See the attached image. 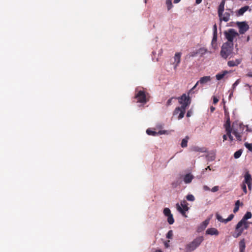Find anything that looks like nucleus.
I'll return each instance as SVG.
<instances>
[{
    "label": "nucleus",
    "mask_w": 252,
    "mask_h": 252,
    "mask_svg": "<svg viewBox=\"0 0 252 252\" xmlns=\"http://www.w3.org/2000/svg\"><path fill=\"white\" fill-rule=\"evenodd\" d=\"M189 95L188 92V95L186 94H184L180 97H177V99L179 100V102L182 106L175 108L173 115H176L180 113L178 119H181L184 117L187 107L190 104L191 99L189 96Z\"/></svg>",
    "instance_id": "f257e3e1"
},
{
    "label": "nucleus",
    "mask_w": 252,
    "mask_h": 252,
    "mask_svg": "<svg viewBox=\"0 0 252 252\" xmlns=\"http://www.w3.org/2000/svg\"><path fill=\"white\" fill-rule=\"evenodd\" d=\"M231 128L232 133L235 135L237 140L241 141L242 135L245 129V126L242 123L235 122L232 124Z\"/></svg>",
    "instance_id": "f03ea898"
},
{
    "label": "nucleus",
    "mask_w": 252,
    "mask_h": 252,
    "mask_svg": "<svg viewBox=\"0 0 252 252\" xmlns=\"http://www.w3.org/2000/svg\"><path fill=\"white\" fill-rule=\"evenodd\" d=\"M250 223V222H245L240 220L236 224L235 227V231L232 236L235 238L240 236L245 230H247L249 228Z\"/></svg>",
    "instance_id": "7ed1b4c3"
},
{
    "label": "nucleus",
    "mask_w": 252,
    "mask_h": 252,
    "mask_svg": "<svg viewBox=\"0 0 252 252\" xmlns=\"http://www.w3.org/2000/svg\"><path fill=\"white\" fill-rule=\"evenodd\" d=\"M233 49L234 44L229 42H225L221 47L220 55L223 59L226 60L233 53Z\"/></svg>",
    "instance_id": "20e7f679"
},
{
    "label": "nucleus",
    "mask_w": 252,
    "mask_h": 252,
    "mask_svg": "<svg viewBox=\"0 0 252 252\" xmlns=\"http://www.w3.org/2000/svg\"><path fill=\"white\" fill-rule=\"evenodd\" d=\"M203 236H198L195 238L192 241L187 244L185 249L187 252H192L195 250L204 241Z\"/></svg>",
    "instance_id": "39448f33"
},
{
    "label": "nucleus",
    "mask_w": 252,
    "mask_h": 252,
    "mask_svg": "<svg viewBox=\"0 0 252 252\" xmlns=\"http://www.w3.org/2000/svg\"><path fill=\"white\" fill-rule=\"evenodd\" d=\"M225 38L227 40L226 42H229L234 44L233 41L234 39L239 36V33L233 29H229L223 32Z\"/></svg>",
    "instance_id": "423d86ee"
},
{
    "label": "nucleus",
    "mask_w": 252,
    "mask_h": 252,
    "mask_svg": "<svg viewBox=\"0 0 252 252\" xmlns=\"http://www.w3.org/2000/svg\"><path fill=\"white\" fill-rule=\"evenodd\" d=\"M134 98L137 99V102L145 104L149 101L145 92L140 90L137 92L135 94Z\"/></svg>",
    "instance_id": "0eeeda50"
},
{
    "label": "nucleus",
    "mask_w": 252,
    "mask_h": 252,
    "mask_svg": "<svg viewBox=\"0 0 252 252\" xmlns=\"http://www.w3.org/2000/svg\"><path fill=\"white\" fill-rule=\"evenodd\" d=\"M188 205V203L186 200L182 201L181 202L180 205L179 203L176 204V208L177 210L180 212L183 216L185 217H187L186 212L189 210Z\"/></svg>",
    "instance_id": "6e6552de"
},
{
    "label": "nucleus",
    "mask_w": 252,
    "mask_h": 252,
    "mask_svg": "<svg viewBox=\"0 0 252 252\" xmlns=\"http://www.w3.org/2000/svg\"><path fill=\"white\" fill-rule=\"evenodd\" d=\"M211 80V78L210 76H206L200 78V80L197 81L195 85L189 91V94H192L193 93H194L193 91L196 88L199 83L201 84H204L210 81Z\"/></svg>",
    "instance_id": "1a4fd4ad"
},
{
    "label": "nucleus",
    "mask_w": 252,
    "mask_h": 252,
    "mask_svg": "<svg viewBox=\"0 0 252 252\" xmlns=\"http://www.w3.org/2000/svg\"><path fill=\"white\" fill-rule=\"evenodd\" d=\"M236 24L240 34H244L249 29V25L245 22H237Z\"/></svg>",
    "instance_id": "9d476101"
},
{
    "label": "nucleus",
    "mask_w": 252,
    "mask_h": 252,
    "mask_svg": "<svg viewBox=\"0 0 252 252\" xmlns=\"http://www.w3.org/2000/svg\"><path fill=\"white\" fill-rule=\"evenodd\" d=\"M245 183L248 185V189L252 190V178L248 172H246L244 176Z\"/></svg>",
    "instance_id": "9b49d317"
},
{
    "label": "nucleus",
    "mask_w": 252,
    "mask_h": 252,
    "mask_svg": "<svg viewBox=\"0 0 252 252\" xmlns=\"http://www.w3.org/2000/svg\"><path fill=\"white\" fill-rule=\"evenodd\" d=\"M217 219L220 222H224L225 223L228 222V221L231 220L234 218V215L230 214L229 217L226 219H223L222 217L218 213H216V214Z\"/></svg>",
    "instance_id": "f8f14e48"
},
{
    "label": "nucleus",
    "mask_w": 252,
    "mask_h": 252,
    "mask_svg": "<svg viewBox=\"0 0 252 252\" xmlns=\"http://www.w3.org/2000/svg\"><path fill=\"white\" fill-rule=\"evenodd\" d=\"M225 0H222L220 3L218 7V15L220 18H221V16H223V12L224 10Z\"/></svg>",
    "instance_id": "ddd939ff"
},
{
    "label": "nucleus",
    "mask_w": 252,
    "mask_h": 252,
    "mask_svg": "<svg viewBox=\"0 0 252 252\" xmlns=\"http://www.w3.org/2000/svg\"><path fill=\"white\" fill-rule=\"evenodd\" d=\"M242 61V59H237L235 60L229 61L227 62V65L229 67L236 66L240 64Z\"/></svg>",
    "instance_id": "4468645a"
},
{
    "label": "nucleus",
    "mask_w": 252,
    "mask_h": 252,
    "mask_svg": "<svg viewBox=\"0 0 252 252\" xmlns=\"http://www.w3.org/2000/svg\"><path fill=\"white\" fill-rule=\"evenodd\" d=\"M224 119L226 120V122L224 124V126H228L231 125L230 119L229 117V112L225 106H224Z\"/></svg>",
    "instance_id": "2eb2a0df"
},
{
    "label": "nucleus",
    "mask_w": 252,
    "mask_h": 252,
    "mask_svg": "<svg viewBox=\"0 0 252 252\" xmlns=\"http://www.w3.org/2000/svg\"><path fill=\"white\" fill-rule=\"evenodd\" d=\"M225 131L226 132L227 135H228L229 140L230 141H232L233 140V136L231 135V133L232 132V129L231 128V125L228 126H224Z\"/></svg>",
    "instance_id": "dca6fc26"
},
{
    "label": "nucleus",
    "mask_w": 252,
    "mask_h": 252,
    "mask_svg": "<svg viewBox=\"0 0 252 252\" xmlns=\"http://www.w3.org/2000/svg\"><path fill=\"white\" fill-rule=\"evenodd\" d=\"M249 9V6H245L241 7L240 9L236 12V15L237 16H241L244 14V13Z\"/></svg>",
    "instance_id": "f3484780"
},
{
    "label": "nucleus",
    "mask_w": 252,
    "mask_h": 252,
    "mask_svg": "<svg viewBox=\"0 0 252 252\" xmlns=\"http://www.w3.org/2000/svg\"><path fill=\"white\" fill-rule=\"evenodd\" d=\"M206 234L210 235H218L219 232L218 230L215 228H208L206 231Z\"/></svg>",
    "instance_id": "a211bd4d"
},
{
    "label": "nucleus",
    "mask_w": 252,
    "mask_h": 252,
    "mask_svg": "<svg viewBox=\"0 0 252 252\" xmlns=\"http://www.w3.org/2000/svg\"><path fill=\"white\" fill-rule=\"evenodd\" d=\"M240 252H245L246 242L244 238L242 239L239 243Z\"/></svg>",
    "instance_id": "6ab92c4d"
},
{
    "label": "nucleus",
    "mask_w": 252,
    "mask_h": 252,
    "mask_svg": "<svg viewBox=\"0 0 252 252\" xmlns=\"http://www.w3.org/2000/svg\"><path fill=\"white\" fill-rule=\"evenodd\" d=\"M193 179V176L190 174H187L184 177V181L186 184L190 183L192 179Z\"/></svg>",
    "instance_id": "aec40b11"
},
{
    "label": "nucleus",
    "mask_w": 252,
    "mask_h": 252,
    "mask_svg": "<svg viewBox=\"0 0 252 252\" xmlns=\"http://www.w3.org/2000/svg\"><path fill=\"white\" fill-rule=\"evenodd\" d=\"M181 53H176L174 56L175 62H176L175 67H177L181 62Z\"/></svg>",
    "instance_id": "412c9836"
},
{
    "label": "nucleus",
    "mask_w": 252,
    "mask_h": 252,
    "mask_svg": "<svg viewBox=\"0 0 252 252\" xmlns=\"http://www.w3.org/2000/svg\"><path fill=\"white\" fill-rule=\"evenodd\" d=\"M190 150L194 152H198L201 153H204L206 152V150L205 148H200L198 146H193L191 148Z\"/></svg>",
    "instance_id": "4be33fe9"
},
{
    "label": "nucleus",
    "mask_w": 252,
    "mask_h": 252,
    "mask_svg": "<svg viewBox=\"0 0 252 252\" xmlns=\"http://www.w3.org/2000/svg\"><path fill=\"white\" fill-rule=\"evenodd\" d=\"M230 13L226 12L223 14V16H222L221 18H220V21L223 20L224 22H227L230 19Z\"/></svg>",
    "instance_id": "5701e85b"
},
{
    "label": "nucleus",
    "mask_w": 252,
    "mask_h": 252,
    "mask_svg": "<svg viewBox=\"0 0 252 252\" xmlns=\"http://www.w3.org/2000/svg\"><path fill=\"white\" fill-rule=\"evenodd\" d=\"M252 217V214L250 212H247L241 220L245 222H249L248 220L251 219Z\"/></svg>",
    "instance_id": "b1692460"
},
{
    "label": "nucleus",
    "mask_w": 252,
    "mask_h": 252,
    "mask_svg": "<svg viewBox=\"0 0 252 252\" xmlns=\"http://www.w3.org/2000/svg\"><path fill=\"white\" fill-rule=\"evenodd\" d=\"M218 38V34H213V39L212 40L211 44L212 47L215 49L217 46V41Z\"/></svg>",
    "instance_id": "393cba45"
},
{
    "label": "nucleus",
    "mask_w": 252,
    "mask_h": 252,
    "mask_svg": "<svg viewBox=\"0 0 252 252\" xmlns=\"http://www.w3.org/2000/svg\"><path fill=\"white\" fill-rule=\"evenodd\" d=\"M228 73L227 71H223L222 73H218L216 75V79L218 80H221V79H222L224 76Z\"/></svg>",
    "instance_id": "a878e982"
},
{
    "label": "nucleus",
    "mask_w": 252,
    "mask_h": 252,
    "mask_svg": "<svg viewBox=\"0 0 252 252\" xmlns=\"http://www.w3.org/2000/svg\"><path fill=\"white\" fill-rule=\"evenodd\" d=\"M189 139V137L188 136H186L185 138H184L181 142V145L182 148H185L187 147L188 145V141Z\"/></svg>",
    "instance_id": "bb28decb"
},
{
    "label": "nucleus",
    "mask_w": 252,
    "mask_h": 252,
    "mask_svg": "<svg viewBox=\"0 0 252 252\" xmlns=\"http://www.w3.org/2000/svg\"><path fill=\"white\" fill-rule=\"evenodd\" d=\"M242 152H243V151L242 149H240V150H238L237 151H236V152L234 153V157L235 158H238L241 156Z\"/></svg>",
    "instance_id": "cd10ccee"
},
{
    "label": "nucleus",
    "mask_w": 252,
    "mask_h": 252,
    "mask_svg": "<svg viewBox=\"0 0 252 252\" xmlns=\"http://www.w3.org/2000/svg\"><path fill=\"white\" fill-rule=\"evenodd\" d=\"M198 52L201 55V56H203L208 52V50L205 48H200L199 49Z\"/></svg>",
    "instance_id": "c85d7f7f"
},
{
    "label": "nucleus",
    "mask_w": 252,
    "mask_h": 252,
    "mask_svg": "<svg viewBox=\"0 0 252 252\" xmlns=\"http://www.w3.org/2000/svg\"><path fill=\"white\" fill-rule=\"evenodd\" d=\"M239 206H240V201L237 200L235 202V207L233 209V212L234 213H236V212H237L238 211L239 208Z\"/></svg>",
    "instance_id": "c756f323"
},
{
    "label": "nucleus",
    "mask_w": 252,
    "mask_h": 252,
    "mask_svg": "<svg viewBox=\"0 0 252 252\" xmlns=\"http://www.w3.org/2000/svg\"><path fill=\"white\" fill-rule=\"evenodd\" d=\"M167 217V221L170 224H172L174 222V219L173 217V215L171 214L170 216Z\"/></svg>",
    "instance_id": "7c9ffc66"
},
{
    "label": "nucleus",
    "mask_w": 252,
    "mask_h": 252,
    "mask_svg": "<svg viewBox=\"0 0 252 252\" xmlns=\"http://www.w3.org/2000/svg\"><path fill=\"white\" fill-rule=\"evenodd\" d=\"M166 4L167 7V10H170L172 7H173L172 3L171 0H166Z\"/></svg>",
    "instance_id": "2f4dec72"
},
{
    "label": "nucleus",
    "mask_w": 252,
    "mask_h": 252,
    "mask_svg": "<svg viewBox=\"0 0 252 252\" xmlns=\"http://www.w3.org/2000/svg\"><path fill=\"white\" fill-rule=\"evenodd\" d=\"M163 214L166 216L168 217L171 214L170 210L168 208H165L163 210Z\"/></svg>",
    "instance_id": "473e14b6"
},
{
    "label": "nucleus",
    "mask_w": 252,
    "mask_h": 252,
    "mask_svg": "<svg viewBox=\"0 0 252 252\" xmlns=\"http://www.w3.org/2000/svg\"><path fill=\"white\" fill-rule=\"evenodd\" d=\"M146 133L149 135L156 136L158 134V133L155 131H153L150 129H147L146 130Z\"/></svg>",
    "instance_id": "72a5a7b5"
},
{
    "label": "nucleus",
    "mask_w": 252,
    "mask_h": 252,
    "mask_svg": "<svg viewBox=\"0 0 252 252\" xmlns=\"http://www.w3.org/2000/svg\"><path fill=\"white\" fill-rule=\"evenodd\" d=\"M246 183H245V180L243 181L242 184L241 185L242 189L244 192L246 194L247 193V189L246 187Z\"/></svg>",
    "instance_id": "f704fd0d"
},
{
    "label": "nucleus",
    "mask_w": 252,
    "mask_h": 252,
    "mask_svg": "<svg viewBox=\"0 0 252 252\" xmlns=\"http://www.w3.org/2000/svg\"><path fill=\"white\" fill-rule=\"evenodd\" d=\"M245 146L251 152H252V143L250 144L248 142L245 143Z\"/></svg>",
    "instance_id": "c9c22d12"
},
{
    "label": "nucleus",
    "mask_w": 252,
    "mask_h": 252,
    "mask_svg": "<svg viewBox=\"0 0 252 252\" xmlns=\"http://www.w3.org/2000/svg\"><path fill=\"white\" fill-rule=\"evenodd\" d=\"M173 99H177V97H172L171 98H170V99H169L167 100V102H166V107H168V106H169L170 105H171V104H172V100H173Z\"/></svg>",
    "instance_id": "e433bc0d"
},
{
    "label": "nucleus",
    "mask_w": 252,
    "mask_h": 252,
    "mask_svg": "<svg viewBox=\"0 0 252 252\" xmlns=\"http://www.w3.org/2000/svg\"><path fill=\"white\" fill-rule=\"evenodd\" d=\"M186 198H187V199L188 200L190 201H193L195 199V198H194V196L193 195H192V194H189V195H188L186 196Z\"/></svg>",
    "instance_id": "4c0bfd02"
},
{
    "label": "nucleus",
    "mask_w": 252,
    "mask_h": 252,
    "mask_svg": "<svg viewBox=\"0 0 252 252\" xmlns=\"http://www.w3.org/2000/svg\"><path fill=\"white\" fill-rule=\"evenodd\" d=\"M173 235V233L172 230H169L167 234H166V237L168 239H172Z\"/></svg>",
    "instance_id": "58836bf2"
},
{
    "label": "nucleus",
    "mask_w": 252,
    "mask_h": 252,
    "mask_svg": "<svg viewBox=\"0 0 252 252\" xmlns=\"http://www.w3.org/2000/svg\"><path fill=\"white\" fill-rule=\"evenodd\" d=\"M208 158V160L212 161L214 160L215 159V156L214 154H212L211 156H209V155L207 156Z\"/></svg>",
    "instance_id": "ea45409f"
},
{
    "label": "nucleus",
    "mask_w": 252,
    "mask_h": 252,
    "mask_svg": "<svg viewBox=\"0 0 252 252\" xmlns=\"http://www.w3.org/2000/svg\"><path fill=\"white\" fill-rule=\"evenodd\" d=\"M219 189V186H215L211 189V191L213 192H215L218 191Z\"/></svg>",
    "instance_id": "a19ab883"
},
{
    "label": "nucleus",
    "mask_w": 252,
    "mask_h": 252,
    "mask_svg": "<svg viewBox=\"0 0 252 252\" xmlns=\"http://www.w3.org/2000/svg\"><path fill=\"white\" fill-rule=\"evenodd\" d=\"M213 34H217V28L216 24H215L213 26Z\"/></svg>",
    "instance_id": "79ce46f5"
},
{
    "label": "nucleus",
    "mask_w": 252,
    "mask_h": 252,
    "mask_svg": "<svg viewBox=\"0 0 252 252\" xmlns=\"http://www.w3.org/2000/svg\"><path fill=\"white\" fill-rule=\"evenodd\" d=\"M219 101V99H218L216 96H213V103L216 104Z\"/></svg>",
    "instance_id": "37998d69"
},
{
    "label": "nucleus",
    "mask_w": 252,
    "mask_h": 252,
    "mask_svg": "<svg viewBox=\"0 0 252 252\" xmlns=\"http://www.w3.org/2000/svg\"><path fill=\"white\" fill-rule=\"evenodd\" d=\"M239 80H237V81H235V82L233 84V88L234 89L235 88V87L238 85V84H239Z\"/></svg>",
    "instance_id": "c03bdc74"
},
{
    "label": "nucleus",
    "mask_w": 252,
    "mask_h": 252,
    "mask_svg": "<svg viewBox=\"0 0 252 252\" xmlns=\"http://www.w3.org/2000/svg\"><path fill=\"white\" fill-rule=\"evenodd\" d=\"M203 189L205 191L210 190V189L207 186H204Z\"/></svg>",
    "instance_id": "a18cd8bd"
},
{
    "label": "nucleus",
    "mask_w": 252,
    "mask_h": 252,
    "mask_svg": "<svg viewBox=\"0 0 252 252\" xmlns=\"http://www.w3.org/2000/svg\"><path fill=\"white\" fill-rule=\"evenodd\" d=\"M227 136H228V135H227V134H226V135H223V137H223V141H225V140H227Z\"/></svg>",
    "instance_id": "49530a36"
},
{
    "label": "nucleus",
    "mask_w": 252,
    "mask_h": 252,
    "mask_svg": "<svg viewBox=\"0 0 252 252\" xmlns=\"http://www.w3.org/2000/svg\"><path fill=\"white\" fill-rule=\"evenodd\" d=\"M169 242V241H168V242H165L164 243V245L166 248H168L169 247L168 243Z\"/></svg>",
    "instance_id": "de8ad7c7"
},
{
    "label": "nucleus",
    "mask_w": 252,
    "mask_h": 252,
    "mask_svg": "<svg viewBox=\"0 0 252 252\" xmlns=\"http://www.w3.org/2000/svg\"><path fill=\"white\" fill-rule=\"evenodd\" d=\"M215 110V108L214 107H213V106H211V107H210V110H211V112H214V111Z\"/></svg>",
    "instance_id": "09e8293b"
},
{
    "label": "nucleus",
    "mask_w": 252,
    "mask_h": 252,
    "mask_svg": "<svg viewBox=\"0 0 252 252\" xmlns=\"http://www.w3.org/2000/svg\"><path fill=\"white\" fill-rule=\"evenodd\" d=\"M202 0H196L195 2L196 4H199L201 2Z\"/></svg>",
    "instance_id": "8fccbe9b"
},
{
    "label": "nucleus",
    "mask_w": 252,
    "mask_h": 252,
    "mask_svg": "<svg viewBox=\"0 0 252 252\" xmlns=\"http://www.w3.org/2000/svg\"><path fill=\"white\" fill-rule=\"evenodd\" d=\"M247 76L252 77V73H249L247 74Z\"/></svg>",
    "instance_id": "3c124183"
},
{
    "label": "nucleus",
    "mask_w": 252,
    "mask_h": 252,
    "mask_svg": "<svg viewBox=\"0 0 252 252\" xmlns=\"http://www.w3.org/2000/svg\"><path fill=\"white\" fill-rule=\"evenodd\" d=\"M181 0H174V3H178Z\"/></svg>",
    "instance_id": "603ef678"
},
{
    "label": "nucleus",
    "mask_w": 252,
    "mask_h": 252,
    "mask_svg": "<svg viewBox=\"0 0 252 252\" xmlns=\"http://www.w3.org/2000/svg\"><path fill=\"white\" fill-rule=\"evenodd\" d=\"M159 132L160 134H165V133H166V132H165V131H164H164H160Z\"/></svg>",
    "instance_id": "864d4df0"
},
{
    "label": "nucleus",
    "mask_w": 252,
    "mask_h": 252,
    "mask_svg": "<svg viewBox=\"0 0 252 252\" xmlns=\"http://www.w3.org/2000/svg\"><path fill=\"white\" fill-rule=\"evenodd\" d=\"M153 252H162L160 250H157L154 251Z\"/></svg>",
    "instance_id": "5fc2aeb1"
},
{
    "label": "nucleus",
    "mask_w": 252,
    "mask_h": 252,
    "mask_svg": "<svg viewBox=\"0 0 252 252\" xmlns=\"http://www.w3.org/2000/svg\"><path fill=\"white\" fill-rule=\"evenodd\" d=\"M187 116L188 117H190V113H189V112H188L187 113Z\"/></svg>",
    "instance_id": "6e6d98bb"
},
{
    "label": "nucleus",
    "mask_w": 252,
    "mask_h": 252,
    "mask_svg": "<svg viewBox=\"0 0 252 252\" xmlns=\"http://www.w3.org/2000/svg\"><path fill=\"white\" fill-rule=\"evenodd\" d=\"M207 169H209L210 170H211V168L209 166H208L207 168L205 169V170H207Z\"/></svg>",
    "instance_id": "4d7b16f0"
},
{
    "label": "nucleus",
    "mask_w": 252,
    "mask_h": 252,
    "mask_svg": "<svg viewBox=\"0 0 252 252\" xmlns=\"http://www.w3.org/2000/svg\"><path fill=\"white\" fill-rule=\"evenodd\" d=\"M204 223H205V225H207V224H208V222H207V220H205V221L204 222Z\"/></svg>",
    "instance_id": "13d9d810"
},
{
    "label": "nucleus",
    "mask_w": 252,
    "mask_h": 252,
    "mask_svg": "<svg viewBox=\"0 0 252 252\" xmlns=\"http://www.w3.org/2000/svg\"><path fill=\"white\" fill-rule=\"evenodd\" d=\"M232 95V93H231L229 95V97H230Z\"/></svg>",
    "instance_id": "bf43d9fd"
},
{
    "label": "nucleus",
    "mask_w": 252,
    "mask_h": 252,
    "mask_svg": "<svg viewBox=\"0 0 252 252\" xmlns=\"http://www.w3.org/2000/svg\"><path fill=\"white\" fill-rule=\"evenodd\" d=\"M148 0H145V3H147Z\"/></svg>",
    "instance_id": "052dcab7"
}]
</instances>
